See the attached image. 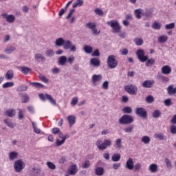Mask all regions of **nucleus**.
I'll return each instance as SVG.
<instances>
[{
  "mask_svg": "<svg viewBox=\"0 0 176 176\" xmlns=\"http://www.w3.org/2000/svg\"><path fill=\"white\" fill-rule=\"evenodd\" d=\"M112 145V141L109 139L104 140V142L101 140H98L96 142V146L99 151H105L108 146Z\"/></svg>",
  "mask_w": 176,
  "mask_h": 176,
  "instance_id": "nucleus-1",
  "label": "nucleus"
},
{
  "mask_svg": "<svg viewBox=\"0 0 176 176\" xmlns=\"http://www.w3.org/2000/svg\"><path fill=\"white\" fill-rule=\"evenodd\" d=\"M107 25L111 26L113 32H114L115 34H119V32H120V30H122V27L120 26L118 21L111 20L107 22Z\"/></svg>",
  "mask_w": 176,
  "mask_h": 176,
  "instance_id": "nucleus-2",
  "label": "nucleus"
},
{
  "mask_svg": "<svg viewBox=\"0 0 176 176\" xmlns=\"http://www.w3.org/2000/svg\"><path fill=\"white\" fill-rule=\"evenodd\" d=\"M134 122V118L131 116L124 115L119 119L120 124H131Z\"/></svg>",
  "mask_w": 176,
  "mask_h": 176,
  "instance_id": "nucleus-3",
  "label": "nucleus"
},
{
  "mask_svg": "<svg viewBox=\"0 0 176 176\" xmlns=\"http://www.w3.org/2000/svg\"><path fill=\"white\" fill-rule=\"evenodd\" d=\"M63 49L65 50H68L69 49L70 52L75 53V52H76V45L72 43V41L69 40H65V42L63 43Z\"/></svg>",
  "mask_w": 176,
  "mask_h": 176,
  "instance_id": "nucleus-4",
  "label": "nucleus"
},
{
  "mask_svg": "<svg viewBox=\"0 0 176 176\" xmlns=\"http://www.w3.org/2000/svg\"><path fill=\"white\" fill-rule=\"evenodd\" d=\"M25 168V163L21 160H16L14 164V168L16 173H21Z\"/></svg>",
  "mask_w": 176,
  "mask_h": 176,
  "instance_id": "nucleus-5",
  "label": "nucleus"
},
{
  "mask_svg": "<svg viewBox=\"0 0 176 176\" xmlns=\"http://www.w3.org/2000/svg\"><path fill=\"white\" fill-rule=\"evenodd\" d=\"M107 65L109 68L113 69L116 67H118V60L116 57L113 55H110L107 58Z\"/></svg>",
  "mask_w": 176,
  "mask_h": 176,
  "instance_id": "nucleus-6",
  "label": "nucleus"
},
{
  "mask_svg": "<svg viewBox=\"0 0 176 176\" xmlns=\"http://www.w3.org/2000/svg\"><path fill=\"white\" fill-rule=\"evenodd\" d=\"M136 55L141 63H145L149 58L148 56H145V51L144 50H138Z\"/></svg>",
  "mask_w": 176,
  "mask_h": 176,
  "instance_id": "nucleus-7",
  "label": "nucleus"
},
{
  "mask_svg": "<svg viewBox=\"0 0 176 176\" xmlns=\"http://www.w3.org/2000/svg\"><path fill=\"white\" fill-rule=\"evenodd\" d=\"M135 16L137 19H142L143 16H146V17H152V14H148L144 12L143 9H136L134 10Z\"/></svg>",
  "mask_w": 176,
  "mask_h": 176,
  "instance_id": "nucleus-8",
  "label": "nucleus"
},
{
  "mask_svg": "<svg viewBox=\"0 0 176 176\" xmlns=\"http://www.w3.org/2000/svg\"><path fill=\"white\" fill-rule=\"evenodd\" d=\"M38 97L40 99H41L42 101H45V100H48V101L52 104V105H56V100H54V98H53V97H52V96L45 94H40L38 95Z\"/></svg>",
  "mask_w": 176,
  "mask_h": 176,
  "instance_id": "nucleus-9",
  "label": "nucleus"
},
{
  "mask_svg": "<svg viewBox=\"0 0 176 176\" xmlns=\"http://www.w3.org/2000/svg\"><path fill=\"white\" fill-rule=\"evenodd\" d=\"M102 80V76L101 74H94L91 76V82L93 86H98L100 82Z\"/></svg>",
  "mask_w": 176,
  "mask_h": 176,
  "instance_id": "nucleus-10",
  "label": "nucleus"
},
{
  "mask_svg": "<svg viewBox=\"0 0 176 176\" xmlns=\"http://www.w3.org/2000/svg\"><path fill=\"white\" fill-rule=\"evenodd\" d=\"M135 112L139 118H142V119H146L147 116L146 111L142 107L136 108Z\"/></svg>",
  "mask_w": 176,
  "mask_h": 176,
  "instance_id": "nucleus-11",
  "label": "nucleus"
},
{
  "mask_svg": "<svg viewBox=\"0 0 176 176\" xmlns=\"http://www.w3.org/2000/svg\"><path fill=\"white\" fill-rule=\"evenodd\" d=\"M137 86L134 85H126L125 87V91L129 93V94H135L138 91Z\"/></svg>",
  "mask_w": 176,
  "mask_h": 176,
  "instance_id": "nucleus-12",
  "label": "nucleus"
},
{
  "mask_svg": "<svg viewBox=\"0 0 176 176\" xmlns=\"http://www.w3.org/2000/svg\"><path fill=\"white\" fill-rule=\"evenodd\" d=\"M125 168L127 170H134V160L133 158H129V160H126V164H125Z\"/></svg>",
  "mask_w": 176,
  "mask_h": 176,
  "instance_id": "nucleus-13",
  "label": "nucleus"
},
{
  "mask_svg": "<svg viewBox=\"0 0 176 176\" xmlns=\"http://www.w3.org/2000/svg\"><path fill=\"white\" fill-rule=\"evenodd\" d=\"M67 120L69 127H72V126L76 123V116H75V115L68 116L67 117Z\"/></svg>",
  "mask_w": 176,
  "mask_h": 176,
  "instance_id": "nucleus-14",
  "label": "nucleus"
},
{
  "mask_svg": "<svg viewBox=\"0 0 176 176\" xmlns=\"http://www.w3.org/2000/svg\"><path fill=\"white\" fill-rule=\"evenodd\" d=\"M2 16L8 23H13L16 20V16L13 14L8 15L7 14H2Z\"/></svg>",
  "mask_w": 176,
  "mask_h": 176,
  "instance_id": "nucleus-15",
  "label": "nucleus"
},
{
  "mask_svg": "<svg viewBox=\"0 0 176 176\" xmlns=\"http://www.w3.org/2000/svg\"><path fill=\"white\" fill-rule=\"evenodd\" d=\"M34 59L38 63H45L46 61V58L42 54H36Z\"/></svg>",
  "mask_w": 176,
  "mask_h": 176,
  "instance_id": "nucleus-16",
  "label": "nucleus"
},
{
  "mask_svg": "<svg viewBox=\"0 0 176 176\" xmlns=\"http://www.w3.org/2000/svg\"><path fill=\"white\" fill-rule=\"evenodd\" d=\"M17 157H19V153H17L16 151H10L8 153V159L11 162L16 160Z\"/></svg>",
  "mask_w": 176,
  "mask_h": 176,
  "instance_id": "nucleus-17",
  "label": "nucleus"
},
{
  "mask_svg": "<svg viewBox=\"0 0 176 176\" xmlns=\"http://www.w3.org/2000/svg\"><path fill=\"white\" fill-rule=\"evenodd\" d=\"M78 173V166L76 164H72L68 170L69 175H75Z\"/></svg>",
  "mask_w": 176,
  "mask_h": 176,
  "instance_id": "nucleus-18",
  "label": "nucleus"
},
{
  "mask_svg": "<svg viewBox=\"0 0 176 176\" xmlns=\"http://www.w3.org/2000/svg\"><path fill=\"white\" fill-rule=\"evenodd\" d=\"M171 67L168 65H164L161 69V72L164 75H169V74H171Z\"/></svg>",
  "mask_w": 176,
  "mask_h": 176,
  "instance_id": "nucleus-19",
  "label": "nucleus"
},
{
  "mask_svg": "<svg viewBox=\"0 0 176 176\" xmlns=\"http://www.w3.org/2000/svg\"><path fill=\"white\" fill-rule=\"evenodd\" d=\"M158 168L159 166H157V164H151L148 166V171H150V173H152L153 174L157 173Z\"/></svg>",
  "mask_w": 176,
  "mask_h": 176,
  "instance_id": "nucleus-20",
  "label": "nucleus"
},
{
  "mask_svg": "<svg viewBox=\"0 0 176 176\" xmlns=\"http://www.w3.org/2000/svg\"><path fill=\"white\" fill-rule=\"evenodd\" d=\"M153 85H155V81L153 80H146L142 83L143 87H146V89H151Z\"/></svg>",
  "mask_w": 176,
  "mask_h": 176,
  "instance_id": "nucleus-21",
  "label": "nucleus"
},
{
  "mask_svg": "<svg viewBox=\"0 0 176 176\" xmlns=\"http://www.w3.org/2000/svg\"><path fill=\"white\" fill-rule=\"evenodd\" d=\"M140 141L144 145H149V144H151V137L148 135H144L141 138Z\"/></svg>",
  "mask_w": 176,
  "mask_h": 176,
  "instance_id": "nucleus-22",
  "label": "nucleus"
},
{
  "mask_svg": "<svg viewBox=\"0 0 176 176\" xmlns=\"http://www.w3.org/2000/svg\"><path fill=\"white\" fill-rule=\"evenodd\" d=\"M89 63L93 67H100V65L101 64V62L97 58H91Z\"/></svg>",
  "mask_w": 176,
  "mask_h": 176,
  "instance_id": "nucleus-23",
  "label": "nucleus"
},
{
  "mask_svg": "<svg viewBox=\"0 0 176 176\" xmlns=\"http://www.w3.org/2000/svg\"><path fill=\"white\" fill-rule=\"evenodd\" d=\"M157 41L160 43H166L168 41V36L166 34L158 36Z\"/></svg>",
  "mask_w": 176,
  "mask_h": 176,
  "instance_id": "nucleus-24",
  "label": "nucleus"
},
{
  "mask_svg": "<svg viewBox=\"0 0 176 176\" xmlns=\"http://www.w3.org/2000/svg\"><path fill=\"white\" fill-rule=\"evenodd\" d=\"M6 115L9 118H14L16 116V109H9L6 111Z\"/></svg>",
  "mask_w": 176,
  "mask_h": 176,
  "instance_id": "nucleus-25",
  "label": "nucleus"
},
{
  "mask_svg": "<svg viewBox=\"0 0 176 176\" xmlns=\"http://www.w3.org/2000/svg\"><path fill=\"white\" fill-rule=\"evenodd\" d=\"M65 41V40L63 38H58L55 41V45L56 46L58 47H61L64 45V42Z\"/></svg>",
  "mask_w": 176,
  "mask_h": 176,
  "instance_id": "nucleus-26",
  "label": "nucleus"
},
{
  "mask_svg": "<svg viewBox=\"0 0 176 176\" xmlns=\"http://www.w3.org/2000/svg\"><path fill=\"white\" fill-rule=\"evenodd\" d=\"M115 146L117 148V149H122V148H123L121 138H118L115 140Z\"/></svg>",
  "mask_w": 176,
  "mask_h": 176,
  "instance_id": "nucleus-27",
  "label": "nucleus"
},
{
  "mask_svg": "<svg viewBox=\"0 0 176 176\" xmlns=\"http://www.w3.org/2000/svg\"><path fill=\"white\" fill-rule=\"evenodd\" d=\"M4 123H6L8 127H10V129H14V127H16V124H13L9 118L4 120Z\"/></svg>",
  "mask_w": 176,
  "mask_h": 176,
  "instance_id": "nucleus-28",
  "label": "nucleus"
},
{
  "mask_svg": "<svg viewBox=\"0 0 176 176\" xmlns=\"http://www.w3.org/2000/svg\"><path fill=\"white\" fill-rule=\"evenodd\" d=\"M153 118L154 119H159L160 116H162V111L160 110H154V111L152 113Z\"/></svg>",
  "mask_w": 176,
  "mask_h": 176,
  "instance_id": "nucleus-29",
  "label": "nucleus"
},
{
  "mask_svg": "<svg viewBox=\"0 0 176 176\" xmlns=\"http://www.w3.org/2000/svg\"><path fill=\"white\" fill-rule=\"evenodd\" d=\"M83 50L87 54L93 53V47L90 45H84Z\"/></svg>",
  "mask_w": 176,
  "mask_h": 176,
  "instance_id": "nucleus-30",
  "label": "nucleus"
},
{
  "mask_svg": "<svg viewBox=\"0 0 176 176\" xmlns=\"http://www.w3.org/2000/svg\"><path fill=\"white\" fill-rule=\"evenodd\" d=\"M104 168L102 167H98L95 170V173L96 175H98V176L104 175Z\"/></svg>",
  "mask_w": 176,
  "mask_h": 176,
  "instance_id": "nucleus-31",
  "label": "nucleus"
},
{
  "mask_svg": "<svg viewBox=\"0 0 176 176\" xmlns=\"http://www.w3.org/2000/svg\"><path fill=\"white\" fill-rule=\"evenodd\" d=\"M58 63L60 65H64L65 64L67 63V56H60L58 58Z\"/></svg>",
  "mask_w": 176,
  "mask_h": 176,
  "instance_id": "nucleus-32",
  "label": "nucleus"
},
{
  "mask_svg": "<svg viewBox=\"0 0 176 176\" xmlns=\"http://www.w3.org/2000/svg\"><path fill=\"white\" fill-rule=\"evenodd\" d=\"M20 69L22 74H24V75H28V72H31V69L25 66L21 67Z\"/></svg>",
  "mask_w": 176,
  "mask_h": 176,
  "instance_id": "nucleus-33",
  "label": "nucleus"
},
{
  "mask_svg": "<svg viewBox=\"0 0 176 176\" xmlns=\"http://www.w3.org/2000/svg\"><path fill=\"white\" fill-rule=\"evenodd\" d=\"M14 86V82H6L2 85L3 89H9V87H13Z\"/></svg>",
  "mask_w": 176,
  "mask_h": 176,
  "instance_id": "nucleus-34",
  "label": "nucleus"
},
{
  "mask_svg": "<svg viewBox=\"0 0 176 176\" xmlns=\"http://www.w3.org/2000/svg\"><path fill=\"white\" fill-rule=\"evenodd\" d=\"M167 91H168V94H170V95L175 94L176 87L174 88V87L173 85H170L167 88Z\"/></svg>",
  "mask_w": 176,
  "mask_h": 176,
  "instance_id": "nucleus-35",
  "label": "nucleus"
},
{
  "mask_svg": "<svg viewBox=\"0 0 176 176\" xmlns=\"http://www.w3.org/2000/svg\"><path fill=\"white\" fill-rule=\"evenodd\" d=\"M6 78L8 80H11V79H13V70H8L6 74Z\"/></svg>",
  "mask_w": 176,
  "mask_h": 176,
  "instance_id": "nucleus-36",
  "label": "nucleus"
},
{
  "mask_svg": "<svg viewBox=\"0 0 176 176\" xmlns=\"http://www.w3.org/2000/svg\"><path fill=\"white\" fill-rule=\"evenodd\" d=\"M152 28L154 30H160L162 28V23H159V21H155L153 25Z\"/></svg>",
  "mask_w": 176,
  "mask_h": 176,
  "instance_id": "nucleus-37",
  "label": "nucleus"
},
{
  "mask_svg": "<svg viewBox=\"0 0 176 176\" xmlns=\"http://www.w3.org/2000/svg\"><path fill=\"white\" fill-rule=\"evenodd\" d=\"M32 127L34 129V132L36 134H41V129L38 128V126L36 125V123L32 122Z\"/></svg>",
  "mask_w": 176,
  "mask_h": 176,
  "instance_id": "nucleus-38",
  "label": "nucleus"
},
{
  "mask_svg": "<svg viewBox=\"0 0 176 176\" xmlns=\"http://www.w3.org/2000/svg\"><path fill=\"white\" fill-rule=\"evenodd\" d=\"M83 5V0H77L73 3V8L80 7Z\"/></svg>",
  "mask_w": 176,
  "mask_h": 176,
  "instance_id": "nucleus-39",
  "label": "nucleus"
},
{
  "mask_svg": "<svg viewBox=\"0 0 176 176\" xmlns=\"http://www.w3.org/2000/svg\"><path fill=\"white\" fill-rule=\"evenodd\" d=\"M17 91H27L28 90V86L25 85H21L17 87Z\"/></svg>",
  "mask_w": 176,
  "mask_h": 176,
  "instance_id": "nucleus-40",
  "label": "nucleus"
},
{
  "mask_svg": "<svg viewBox=\"0 0 176 176\" xmlns=\"http://www.w3.org/2000/svg\"><path fill=\"white\" fill-rule=\"evenodd\" d=\"M133 130H134V126L129 125L124 129V131L129 133H133Z\"/></svg>",
  "mask_w": 176,
  "mask_h": 176,
  "instance_id": "nucleus-41",
  "label": "nucleus"
},
{
  "mask_svg": "<svg viewBox=\"0 0 176 176\" xmlns=\"http://www.w3.org/2000/svg\"><path fill=\"white\" fill-rule=\"evenodd\" d=\"M113 162H119L120 160V154L116 153L111 157Z\"/></svg>",
  "mask_w": 176,
  "mask_h": 176,
  "instance_id": "nucleus-42",
  "label": "nucleus"
},
{
  "mask_svg": "<svg viewBox=\"0 0 176 176\" xmlns=\"http://www.w3.org/2000/svg\"><path fill=\"white\" fill-rule=\"evenodd\" d=\"M133 41H134L135 45H137V46H141V45H142V43H144V40H142L140 38H136Z\"/></svg>",
  "mask_w": 176,
  "mask_h": 176,
  "instance_id": "nucleus-43",
  "label": "nucleus"
},
{
  "mask_svg": "<svg viewBox=\"0 0 176 176\" xmlns=\"http://www.w3.org/2000/svg\"><path fill=\"white\" fill-rule=\"evenodd\" d=\"M14 50H16L14 47H9L5 50V52L7 54H12Z\"/></svg>",
  "mask_w": 176,
  "mask_h": 176,
  "instance_id": "nucleus-44",
  "label": "nucleus"
},
{
  "mask_svg": "<svg viewBox=\"0 0 176 176\" xmlns=\"http://www.w3.org/2000/svg\"><path fill=\"white\" fill-rule=\"evenodd\" d=\"M45 54L47 57H53L54 56V51L52 49L47 50L45 52Z\"/></svg>",
  "mask_w": 176,
  "mask_h": 176,
  "instance_id": "nucleus-45",
  "label": "nucleus"
},
{
  "mask_svg": "<svg viewBox=\"0 0 176 176\" xmlns=\"http://www.w3.org/2000/svg\"><path fill=\"white\" fill-rule=\"evenodd\" d=\"M164 162L168 168H171V167H173V164H171V160L168 158H165Z\"/></svg>",
  "mask_w": 176,
  "mask_h": 176,
  "instance_id": "nucleus-46",
  "label": "nucleus"
},
{
  "mask_svg": "<svg viewBox=\"0 0 176 176\" xmlns=\"http://www.w3.org/2000/svg\"><path fill=\"white\" fill-rule=\"evenodd\" d=\"M32 173L34 175H38L41 173V168L33 167L32 169Z\"/></svg>",
  "mask_w": 176,
  "mask_h": 176,
  "instance_id": "nucleus-47",
  "label": "nucleus"
},
{
  "mask_svg": "<svg viewBox=\"0 0 176 176\" xmlns=\"http://www.w3.org/2000/svg\"><path fill=\"white\" fill-rule=\"evenodd\" d=\"M87 28H89V30H91L92 31L97 26H96V23H94L93 22H89V23H87Z\"/></svg>",
  "mask_w": 176,
  "mask_h": 176,
  "instance_id": "nucleus-48",
  "label": "nucleus"
},
{
  "mask_svg": "<svg viewBox=\"0 0 176 176\" xmlns=\"http://www.w3.org/2000/svg\"><path fill=\"white\" fill-rule=\"evenodd\" d=\"M122 111L124 113H131V112H133V109L130 107H124L122 109Z\"/></svg>",
  "mask_w": 176,
  "mask_h": 176,
  "instance_id": "nucleus-49",
  "label": "nucleus"
},
{
  "mask_svg": "<svg viewBox=\"0 0 176 176\" xmlns=\"http://www.w3.org/2000/svg\"><path fill=\"white\" fill-rule=\"evenodd\" d=\"M175 28V23H171L165 25L166 30H174Z\"/></svg>",
  "mask_w": 176,
  "mask_h": 176,
  "instance_id": "nucleus-50",
  "label": "nucleus"
},
{
  "mask_svg": "<svg viewBox=\"0 0 176 176\" xmlns=\"http://www.w3.org/2000/svg\"><path fill=\"white\" fill-rule=\"evenodd\" d=\"M67 63H69V64H73L74 61H75V56L74 55H70L67 57Z\"/></svg>",
  "mask_w": 176,
  "mask_h": 176,
  "instance_id": "nucleus-51",
  "label": "nucleus"
},
{
  "mask_svg": "<svg viewBox=\"0 0 176 176\" xmlns=\"http://www.w3.org/2000/svg\"><path fill=\"white\" fill-rule=\"evenodd\" d=\"M102 88H103L104 90H108L109 89V82L104 81L102 84Z\"/></svg>",
  "mask_w": 176,
  "mask_h": 176,
  "instance_id": "nucleus-52",
  "label": "nucleus"
},
{
  "mask_svg": "<svg viewBox=\"0 0 176 176\" xmlns=\"http://www.w3.org/2000/svg\"><path fill=\"white\" fill-rule=\"evenodd\" d=\"M30 100V97L27 94H23L22 96V102L25 103L28 102Z\"/></svg>",
  "mask_w": 176,
  "mask_h": 176,
  "instance_id": "nucleus-53",
  "label": "nucleus"
},
{
  "mask_svg": "<svg viewBox=\"0 0 176 176\" xmlns=\"http://www.w3.org/2000/svg\"><path fill=\"white\" fill-rule=\"evenodd\" d=\"M146 63V67H151V65H153L155 64V59L151 58V59H147Z\"/></svg>",
  "mask_w": 176,
  "mask_h": 176,
  "instance_id": "nucleus-54",
  "label": "nucleus"
},
{
  "mask_svg": "<svg viewBox=\"0 0 176 176\" xmlns=\"http://www.w3.org/2000/svg\"><path fill=\"white\" fill-rule=\"evenodd\" d=\"M30 86H33V87H43V85L39 82H30Z\"/></svg>",
  "mask_w": 176,
  "mask_h": 176,
  "instance_id": "nucleus-55",
  "label": "nucleus"
},
{
  "mask_svg": "<svg viewBox=\"0 0 176 176\" xmlns=\"http://www.w3.org/2000/svg\"><path fill=\"white\" fill-rule=\"evenodd\" d=\"M94 12L98 16H104V12L100 8L95 9Z\"/></svg>",
  "mask_w": 176,
  "mask_h": 176,
  "instance_id": "nucleus-56",
  "label": "nucleus"
},
{
  "mask_svg": "<svg viewBox=\"0 0 176 176\" xmlns=\"http://www.w3.org/2000/svg\"><path fill=\"white\" fill-rule=\"evenodd\" d=\"M18 110H19L18 118L20 120H21V119L24 118V113L22 109H18Z\"/></svg>",
  "mask_w": 176,
  "mask_h": 176,
  "instance_id": "nucleus-57",
  "label": "nucleus"
},
{
  "mask_svg": "<svg viewBox=\"0 0 176 176\" xmlns=\"http://www.w3.org/2000/svg\"><path fill=\"white\" fill-rule=\"evenodd\" d=\"M142 167V165L140 163H137L134 165L133 169L135 171H140Z\"/></svg>",
  "mask_w": 176,
  "mask_h": 176,
  "instance_id": "nucleus-58",
  "label": "nucleus"
},
{
  "mask_svg": "<svg viewBox=\"0 0 176 176\" xmlns=\"http://www.w3.org/2000/svg\"><path fill=\"white\" fill-rule=\"evenodd\" d=\"M90 167V161L87 160L82 164V168H89Z\"/></svg>",
  "mask_w": 176,
  "mask_h": 176,
  "instance_id": "nucleus-59",
  "label": "nucleus"
},
{
  "mask_svg": "<svg viewBox=\"0 0 176 176\" xmlns=\"http://www.w3.org/2000/svg\"><path fill=\"white\" fill-rule=\"evenodd\" d=\"M47 166L50 170H56V165L52 162H47Z\"/></svg>",
  "mask_w": 176,
  "mask_h": 176,
  "instance_id": "nucleus-60",
  "label": "nucleus"
},
{
  "mask_svg": "<svg viewBox=\"0 0 176 176\" xmlns=\"http://www.w3.org/2000/svg\"><path fill=\"white\" fill-rule=\"evenodd\" d=\"M39 78H40V80H41L42 82H43L44 83H48L49 79H47V78H46V76H43V75H42V74H41V75L39 76Z\"/></svg>",
  "mask_w": 176,
  "mask_h": 176,
  "instance_id": "nucleus-61",
  "label": "nucleus"
},
{
  "mask_svg": "<svg viewBox=\"0 0 176 176\" xmlns=\"http://www.w3.org/2000/svg\"><path fill=\"white\" fill-rule=\"evenodd\" d=\"M154 100L155 99L153 98V96H148L146 98V101L148 104H152V102H153Z\"/></svg>",
  "mask_w": 176,
  "mask_h": 176,
  "instance_id": "nucleus-62",
  "label": "nucleus"
},
{
  "mask_svg": "<svg viewBox=\"0 0 176 176\" xmlns=\"http://www.w3.org/2000/svg\"><path fill=\"white\" fill-rule=\"evenodd\" d=\"M65 142L63 140H60L57 139L56 141V146H61V145H63V144Z\"/></svg>",
  "mask_w": 176,
  "mask_h": 176,
  "instance_id": "nucleus-63",
  "label": "nucleus"
},
{
  "mask_svg": "<svg viewBox=\"0 0 176 176\" xmlns=\"http://www.w3.org/2000/svg\"><path fill=\"white\" fill-rule=\"evenodd\" d=\"M170 133L172 134H176V126L175 125H172L170 126Z\"/></svg>",
  "mask_w": 176,
  "mask_h": 176,
  "instance_id": "nucleus-64",
  "label": "nucleus"
}]
</instances>
